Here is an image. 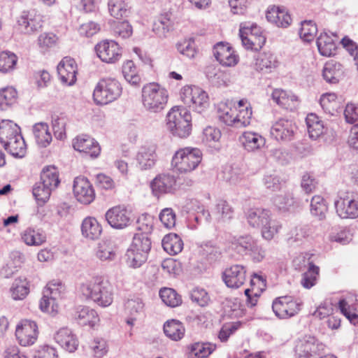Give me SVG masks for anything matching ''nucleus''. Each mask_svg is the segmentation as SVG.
<instances>
[{
    "label": "nucleus",
    "instance_id": "nucleus-1",
    "mask_svg": "<svg viewBox=\"0 0 358 358\" xmlns=\"http://www.w3.org/2000/svg\"><path fill=\"white\" fill-rule=\"evenodd\" d=\"M219 120L225 126L242 129L250 125L252 117V108L245 98L235 101L226 100L217 106Z\"/></svg>",
    "mask_w": 358,
    "mask_h": 358
},
{
    "label": "nucleus",
    "instance_id": "nucleus-2",
    "mask_svg": "<svg viewBox=\"0 0 358 358\" xmlns=\"http://www.w3.org/2000/svg\"><path fill=\"white\" fill-rule=\"evenodd\" d=\"M80 294L101 307H108L113 301V285L105 277L96 275L80 285Z\"/></svg>",
    "mask_w": 358,
    "mask_h": 358
},
{
    "label": "nucleus",
    "instance_id": "nucleus-3",
    "mask_svg": "<svg viewBox=\"0 0 358 358\" xmlns=\"http://www.w3.org/2000/svg\"><path fill=\"white\" fill-rule=\"evenodd\" d=\"M168 100L167 90L157 83H146L141 89V103L147 112H161L166 107Z\"/></svg>",
    "mask_w": 358,
    "mask_h": 358
},
{
    "label": "nucleus",
    "instance_id": "nucleus-4",
    "mask_svg": "<svg viewBox=\"0 0 358 358\" xmlns=\"http://www.w3.org/2000/svg\"><path fill=\"white\" fill-rule=\"evenodd\" d=\"M203 159V153L195 147L178 149L172 156L171 165L173 170L180 174L189 173L196 170Z\"/></svg>",
    "mask_w": 358,
    "mask_h": 358
},
{
    "label": "nucleus",
    "instance_id": "nucleus-5",
    "mask_svg": "<svg viewBox=\"0 0 358 358\" xmlns=\"http://www.w3.org/2000/svg\"><path fill=\"white\" fill-rule=\"evenodd\" d=\"M192 115L184 107L174 106L166 115V126L175 136L184 138L188 137L192 131Z\"/></svg>",
    "mask_w": 358,
    "mask_h": 358
},
{
    "label": "nucleus",
    "instance_id": "nucleus-6",
    "mask_svg": "<svg viewBox=\"0 0 358 358\" xmlns=\"http://www.w3.org/2000/svg\"><path fill=\"white\" fill-rule=\"evenodd\" d=\"M121 83L113 78L101 79L93 92V101L97 106L108 104L117 100L122 94Z\"/></svg>",
    "mask_w": 358,
    "mask_h": 358
},
{
    "label": "nucleus",
    "instance_id": "nucleus-7",
    "mask_svg": "<svg viewBox=\"0 0 358 358\" xmlns=\"http://www.w3.org/2000/svg\"><path fill=\"white\" fill-rule=\"evenodd\" d=\"M181 101L197 113L205 111L210 105L208 93L196 85H185L180 91Z\"/></svg>",
    "mask_w": 358,
    "mask_h": 358
},
{
    "label": "nucleus",
    "instance_id": "nucleus-8",
    "mask_svg": "<svg viewBox=\"0 0 358 358\" xmlns=\"http://www.w3.org/2000/svg\"><path fill=\"white\" fill-rule=\"evenodd\" d=\"M239 36L245 48L259 50L266 42L262 28L255 23L243 22L240 25Z\"/></svg>",
    "mask_w": 358,
    "mask_h": 358
},
{
    "label": "nucleus",
    "instance_id": "nucleus-9",
    "mask_svg": "<svg viewBox=\"0 0 358 358\" xmlns=\"http://www.w3.org/2000/svg\"><path fill=\"white\" fill-rule=\"evenodd\" d=\"M325 345L315 336L305 335L295 343L296 358H317L325 353Z\"/></svg>",
    "mask_w": 358,
    "mask_h": 358
},
{
    "label": "nucleus",
    "instance_id": "nucleus-10",
    "mask_svg": "<svg viewBox=\"0 0 358 358\" xmlns=\"http://www.w3.org/2000/svg\"><path fill=\"white\" fill-rule=\"evenodd\" d=\"M0 142L3 146H10V150L15 154H17L16 148L13 147L15 143L19 146L20 152L24 150V138L20 128L11 120H4L0 122Z\"/></svg>",
    "mask_w": 358,
    "mask_h": 358
},
{
    "label": "nucleus",
    "instance_id": "nucleus-11",
    "mask_svg": "<svg viewBox=\"0 0 358 358\" xmlns=\"http://www.w3.org/2000/svg\"><path fill=\"white\" fill-rule=\"evenodd\" d=\"M38 326L34 320L22 319L15 325V337L21 346L29 347L34 345L38 339Z\"/></svg>",
    "mask_w": 358,
    "mask_h": 358
},
{
    "label": "nucleus",
    "instance_id": "nucleus-12",
    "mask_svg": "<svg viewBox=\"0 0 358 358\" xmlns=\"http://www.w3.org/2000/svg\"><path fill=\"white\" fill-rule=\"evenodd\" d=\"M337 215L342 219L358 217V196L353 192H340L334 201Z\"/></svg>",
    "mask_w": 358,
    "mask_h": 358
},
{
    "label": "nucleus",
    "instance_id": "nucleus-13",
    "mask_svg": "<svg viewBox=\"0 0 358 358\" xmlns=\"http://www.w3.org/2000/svg\"><path fill=\"white\" fill-rule=\"evenodd\" d=\"M97 57L103 63L114 64L122 57V47L114 40H102L94 46Z\"/></svg>",
    "mask_w": 358,
    "mask_h": 358
},
{
    "label": "nucleus",
    "instance_id": "nucleus-14",
    "mask_svg": "<svg viewBox=\"0 0 358 358\" xmlns=\"http://www.w3.org/2000/svg\"><path fill=\"white\" fill-rule=\"evenodd\" d=\"M105 219L111 228L123 229L130 225L132 221V213L127 206L119 204L106 210Z\"/></svg>",
    "mask_w": 358,
    "mask_h": 358
},
{
    "label": "nucleus",
    "instance_id": "nucleus-15",
    "mask_svg": "<svg viewBox=\"0 0 358 358\" xmlns=\"http://www.w3.org/2000/svg\"><path fill=\"white\" fill-rule=\"evenodd\" d=\"M301 302L292 296L276 298L272 303V309L279 319H287L296 315L301 309Z\"/></svg>",
    "mask_w": 358,
    "mask_h": 358
},
{
    "label": "nucleus",
    "instance_id": "nucleus-16",
    "mask_svg": "<svg viewBox=\"0 0 358 358\" xmlns=\"http://www.w3.org/2000/svg\"><path fill=\"white\" fill-rule=\"evenodd\" d=\"M73 194L76 200L82 205H90L95 198V189L91 182L84 176L76 177L73 180Z\"/></svg>",
    "mask_w": 358,
    "mask_h": 358
},
{
    "label": "nucleus",
    "instance_id": "nucleus-17",
    "mask_svg": "<svg viewBox=\"0 0 358 358\" xmlns=\"http://www.w3.org/2000/svg\"><path fill=\"white\" fill-rule=\"evenodd\" d=\"M238 142L246 152L256 154L261 152L266 144V138L260 133L245 130L238 136Z\"/></svg>",
    "mask_w": 358,
    "mask_h": 358
},
{
    "label": "nucleus",
    "instance_id": "nucleus-18",
    "mask_svg": "<svg viewBox=\"0 0 358 358\" xmlns=\"http://www.w3.org/2000/svg\"><path fill=\"white\" fill-rule=\"evenodd\" d=\"M136 166L140 171L152 169L157 162V147L155 145H145L139 148L136 153Z\"/></svg>",
    "mask_w": 358,
    "mask_h": 358
},
{
    "label": "nucleus",
    "instance_id": "nucleus-19",
    "mask_svg": "<svg viewBox=\"0 0 358 358\" xmlns=\"http://www.w3.org/2000/svg\"><path fill=\"white\" fill-rule=\"evenodd\" d=\"M176 185V178L170 173L158 174L150 182L152 194L157 198L172 193Z\"/></svg>",
    "mask_w": 358,
    "mask_h": 358
},
{
    "label": "nucleus",
    "instance_id": "nucleus-20",
    "mask_svg": "<svg viewBox=\"0 0 358 358\" xmlns=\"http://www.w3.org/2000/svg\"><path fill=\"white\" fill-rule=\"evenodd\" d=\"M75 150L85 154L92 159L97 158L101 154L99 143L91 136L82 134L76 136L72 141Z\"/></svg>",
    "mask_w": 358,
    "mask_h": 358
},
{
    "label": "nucleus",
    "instance_id": "nucleus-21",
    "mask_svg": "<svg viewBox=\"0 0 358 358\" xmlns=\"http://www.w3.org/2000/svg\"><path fill=\"white\" fill-rule=\"evenodd\" d=\"M213 55L216 60L223 66H234L239 61L238 55L228 43H216L213 48Z\"/></svg>",
    "mask_w": 358,
    "mask_h": 358
},
{
    "label": "nucleus",
    "instance_id": "nucleus-22",
    "mask_svg": "<svg viewBox=\"0 0 358 358\" xmlns=\"http://www.w3.org/2000/svg\"><path fill=\"white\" fill-rule=\"evenodd\" d=\"M57 73L61 83L67 86H71L76 82L78 66L74 59L69 57H64L58 64Z\"/></svg>",
    "mask_w": 358,
    "mask_h": 358
},
{
    "label": "nucleus",
    "instance_id": "nucleus-23",
    "mask_svg": "<svg viewBox=\"0 0 358 358\" xmlns=\"http://www.w3.org/2000/svg\"><path fill=\"white\" fill-rule=\"evenodd\" d=\"M55 342L64 350L74 352L79 346V341L73 331L67 327L59 329L54 335Z\"/></svg>",
    "mask_w": 358,
    "mask_h": 358
},
{
    "label": "nucleus",
    "instance_id": "nucleus-24",
    "mask_svg": "<svg viewBox=\"0 0 358 358\" xmlns=\"http://www.w3.org/2000/svg\"><path fill=\"white\" fill-rule=\"evenodd\" d=\"M223 280L227 287L238 288L245 282V268L241 265L235 264L226 268L223 273Z\"/></svg>",
    "mask_w": 358,
    "mask_h": 358
},
{
    "label": "nucleus",
    "instance_id": "nucleus-25",
    "mask_svg": "<svg viewBox=\"0 0 358 358\" xmlns=\"http://www.w3.org/2000/svg\"><path fill=\"white\" fill-rule=\"evenodd\" d=\"M80 231L83 237L85 239L96 241L102 234V224L96 217L87 216L81 222Z\"/></svg>",
    "mask_w": 358,
    "mask_h": 358
},
{
    "label": "nucleus",
    "instance_id": "nucleus-26",
    "mask_svg": "<svg viewBox=\"0 0 358 358\" xmlns=\"http://www.w3.org/2000/svg\"><path fill=\"white\" fill-rule=\"evenodd\" d=\"M266 287L265 279L257 274H254L250 280V287L245 290L247 296V304L250 307L255 306L258 301V298L265 290Z\"/></svg>",
    "mask_w": 358,
    "mask_h": 358
},
{
    "label": "nucleus",
    "instance_id": "nucleus-27",
    "mask_svg": "<svg viewBox=\"0 0 358 358\" xmlns=\"http://www.w3.org/2000/svg\"><path fill=\"white\" fill-rule=\"evenodd\" d=\"M295 125L292 120L279 119L272 126L271 134L277 141H289L294 132Z\"/></svg>",
    "mask_w": 358,
    "mask_h": 358
},
{
    "label": "nucleus",
    "instance_id": "nucleus-28",
    "mask_svg": "<svg viewBox=\"0 0 358 358\" xmlns=\"http://www.w3.org/2000/svg\"><path fill=\"white\" fill-rule=\"evenodd\" d=\"M117 248L111 240L100 241L94 249V255L96 259L101 262H109L115 259Z\"/></svg>",
    "mask_w": 358,
    "mask_h": 358
},
{
    "label": "nucleus",
    "instance_id": "nucleus-29",
    "mask_svg": "<svg viewBox=\"0 0 358 358\" xmlns=\"http://www.w3.org/2000/svg\"><path fill=\"white\" fill-rule=\"evenodd\" d=\"M30 292V281L24 276H19L14 279L10 288L9 294L14 301H22Z\"/></svg>",
    "mask_w": 358,
    "mask_h": 358
},
{
    "label": "nucleus",
    "instance_id": "nucleus-30",
    "mask_svg": "<svg viewBox=\"0 0 358 358\" xmlns=\"http://www.w3.org/2000/svg\"><path fill=\"white\" fill-rule=\"evenodd\" d=\"M24 255L17 250L10 253L5 265L1 269V275L5 278H10L15 273L24 263Z\"/></svg>",
    "mask_w": 358,
    "mask_h": 358
},
{
    "label": "nucleus",
    "instance_id": "nucleus-31",
    "mask_svg": "<svg viewBox=\"0 0 358 358\" xmlns=\"http://www.w3.org/2000/svg\"><path fill=\"white\" fill-rule=\"evenodd\" d=\"M266 19L270 22L280 27H288L292 21L287 10L285 8L276 6L268 7L266 11Z\"/></svg>",
    "mask_w": 358,
    "mask_h": 358
},
{
    "label": "nucleus",
    "instance_id": "nucleus-32",
    "mask_svg": "<svg viewBox=\"0 0 358 358\" xmlns=\"http://www.w3.org/2000/svg\"><path fill=\"white\" fill-rule=\"evenodd\" d=\"M273 100L281 107L292 110L299 103L298 97L292 92L275 89L272 92Z\"/></svg>",
    "mask_w": 358,
    "mask_h": 358
},
{
    "label": "nucleus",
    "instance_id": "nucleus-33",
    "mask_svg": "<svg viewBox=\"0 0 358 358\" xmlns=\"http://www.w3.org/2000/svg\"><path fill=\"white\" fill-rule=\"evenodd\" d=\"M336 36L334 34L322 32L317 39V47L321 55L331 57L335 55L336 51Z\"/></svg>",
    "mask_w": 358,
    "mask_h": 358
},
{
    "label": "nucleus",
    "instance_id": "nucleus-34",
    "mask_svg": "<svg viewBox=\"0 0 358 358\" xmlns=\"http://www.w3.org/2000/svg\"><path fill=\"white\" fill-rule=\"evenodd\" d=\"M124 309L127 315L126 322L129 326L133 327L137 317L143 313L145 303L143 300L139 297L129 299L124 304Z\"/></svg>",
    "mask_w": 358,
    "mask_h": 358
},
{
    "label": "nucleus",
    "instance_id": "nucleus-35",
    "mask_svg": "<svg viewBox=\"0 0 358 358\" xmlns=\"http://www.w3.org/2000/svg\"><path fill=\"white\" fill-rule=\"evenodd\" d=\"M338 308L341 313L351 322L358 318V294L349 295L340 300Z\"/></svg>",
    "mask_w": 358,
    "mask_h": 358
},
{
    "label": "nucleus",
    "instance_id": "nucleus-36",
    "mask_svg": "<svg viewBox=\"0 0 358 358\" xmlns=\"http://www.w3.org/2000/svg\"><path fill=\"white\" fill-rule=\"evenodd\" d=\"M268 210L260 208H254L249 209L245 215L248 224L257 229H261L267 223V220L271 216Z\"/></svg>",
    "mask_w": 358,
    "mask_h": 358
},
{
    "label": "nucleus",
    "instance_id": "nucleus-37",
    "mask_svg": "<svg viewBox=\"0 0 358 358\" xmlns=\"http://www.w3.org/2000/svg\"><path fill=\"white\" fill-rule=\"evenodd\" d=\"M301 259H303L304 262L303 266H308L307 271L302 275L301 283L303 287L310 289L316 284L320 268L318 266H315L312 261H309L306 256L300 257L296 259V262Z\"/></svg>",
    "mask_w": 358,
    "mask_h": 358
},
{
    "label": "nucleus",
    "instance_id": "nucleus-38",
    "mask_svg": "<svg viewBox=\"0 0 358 358\" xmlns=\"http://www.w3.org/2000/svg\"><path fill=\"white\" fill-rule=\"evenodd\" d=\"M319 103L323 111L331 116L338 113L341 107V103L334 92L322 94L319 99Z\"/></svg>",
    "mask_w": 358,
    "mask_h": 358
},
{
    "label": "nucleus",
    "instance_id": "nucleus-39",
    "mask_svg": "<svg viewBox=\"0 0 358 358\" xmlns=\"http://www.w3.org/2000/svg\"><path fill=\"white\" fill-rule=\"evenodd\" d=\"M75 318L83 326L94 327L99 322L97 313L87 306H79L75 313Z\"/></svg>",
    "mask_w": 358,
    "mask_h": 358
},
{
    "label": "nucleus",
    "instance_id": "nucleus-40",
    "mask_svg": "<svg viewBox=\"0 0 358 358\" xmlns=\"http://www.w3.org/2000/svg\"><path fill=\"white\" fill-rule=\"evenodd\" d=\"M343 76V67L339 63L331 60L324 64L322 69V77L327 83H338Z\"/></svg>",
    "mask_w": 358,
    "mask_h": 358
},
{
    "label": "nucleus",
    "instance_id": "nucleus-41",
    "mask_svg": "<svg viewBox=\"0 0 358 358\" xmlns=\"http://www.w3.org/2000/svg\"><path fill=\"white\" fill-rule=\"evenodd\" d=\"M22 30L27 34H33L42 27L41 15L35 13H28L22 15L18 20Z\"/></svg>",
    "mask_w": 358,
    "mask_h": 358
},
{
    "label": "nucleus",
    "instance_id": "nucleus-42",
    "mask_svg": "<svg viewBox=\"0 0 358 358\" xmlns=\"http://www.w3.org/2000/svg\"><path fill=\"white\" fill-rule=\"evenodd\" d=\"M254 66L257 71L268 73L278 67V61L274 54L263 52L255 59Z\"/></svg>",
    "mask_w": 358,
    "mask_h": 358
},
{
    "label": "nucleus",
    "instance_id": "nucleus-43",
    "mask_svg": "<svg viewBox=\"0 0 358 358\" xmlns=\"http://www.w3.org/2000/svg\"><path fill=\"white\" fill-rule=\"evenodd\" d=\"M33 134L36 143L42 148L48 147L52 141L49 126L45 122H38L33 126Z\"/></svg>",
    "mask_w": 358,
    "mask_h": 358
},
{
    "label": "nucleus",
    "instance_id": "nucleus-44",
    "mask_svg": "<svg viewBox=\"0 0 358 358\" xmlns=\"http://www.w3.org/2000/svg\"><path fill=\"white\" fill-rule=\"evenodd\" d=\"M164 332L171 340L178 341L183 338L185 329L182 323L179 320H170L164 323Z\"/></svg>",
    "mask_w": 358,
    "mask_h": 358
},
{
    "label": "nucleus",
    "instance_id": "nucleus-45",
    "mask_svg": "<svg viewBox=\"0 0 358 358\" xmlns=\"http://www.w3.org/2000/svg\"><path fill=\"white\" fill-rule=\"evenodd\" d=\"M22 241L29 246H40L46 241L45 235L39 229L28 227L21 233Z\"/></svg>",
    "mask_w": 358,
    "mask_h": 358
},
{
    "label": "nucleus",
    "instance_id": "nucleus-46",
    "mask_svg": "<svg viewBox=\"0 0 358 358\" xmlns=\"http://www.w3.org/2000/svg\"><path fill=\"white\" fill-rule=\"evenodd\" d=\"M221 137L222 132L220 129L215 127L207 126L203 129L201 138L205 145L218 150Z\"/></svg>",
    "mask_w": 358,
    "mask_h": 358
},
{
    "label": "nucleus",
    "instance_id": "nucleus-47",
    "mask_svg": "<svg viewBox=\"0 0 358 358\" xmlns=\"http://www.w3.org/2000/svg\"><path fill=\"white\" fill-rule=\"evenodd\" d=\"M173 23L169 14L162 15L154 22L152 30L159 38H166L173 29Z\"/></svg>",
    "mask_w": 358,
    "mask_h": 358
},
{
    "label": "nucleus",
    "instance_id": "nucleus-48",
    "mask_svg": "<svg viewBox=\"0 0 358 358\" xmlns=\"http://www.w3.org/2000/svg\"><path fill=\"white\" fill-rule=\"evenodd\" d=\"M122 73L124 80L133 86H138L141 82L137 67L131 60H127L123 62Z\"/></svg>",
    "mask_w": 358,
    "mask_h": 358
},
{
    "label": "nucleus",
    "instance_id": "nucleus-49",
    "mask_svg": "<svg viewBox=\"0 0 358 358\" xmlns=\"http://www.w3.org/2000/svg\"><path fill=\"white\" fill-rule=\"evenodd\" d=\"M41 182L48 185L54 190L60 183L59 171L55 166H46L43 167L41 173Z\"/></svg>",
    "mask_w": 358,
    "mask_h": 358
},
{
    "label": "nucleus",
    "instance_id": "nucleus-50",
    "mask_svg": "<svg viewBox=\"0 0 358 358\" xmlns=\"http://www.w3.org/2000/svg\"><path fill=\"white\" fill-rule=\"evenodd\" d=\"M307 129L310 138L317 139L324 131V127L320 117L315 113H310L306 119Z\"/></svg>",
    "mask_w": 358,
    "mask_h": 358
},
{
    "label": "nucleus",
    "instance_id": "nucleus-51",
    "mask_svg": "<svg viewBox=\"0 0 358 358\" xmlns=\"http://www.w3.org/2000/svg\"><path fill=\"white\" fill-rule=\"evenodd\" d=\"M164 250L170 255H177L183 248V242L176 234H169L162 239Z\"/></svg>",
    "mask_w": 358,
    "mask_h": 358
},
{
    "label": "nucleus",
    "instance_id": "nucleus-52",
    "mask_svg": "<svg viewBox=\"0 0 358 358\" xmlns=\"http://www.w3.org/2000/svg\"><path fill=\"white\" fill-rule=\"evenodd\" d=\"M310 211L311 215L320 220L326 217L328 205L325 199L320 195H315L310 200Z\"/></svg>",
    "mask_w": 358,
    "mask_h": 358
},
{
    "label": "nucleus",
    "instance_id": "nucleus-53",
    "mask_svg": "<svg viewBox=\"0 0 358 358\" xmlns=\"http://www.w3.org/2000/svg\"><path fill=\"white\" fill-rule=\"evenodd\" d=\"M18 58L17 55L9 51L0 52V72L10 73L15 69Z\"/></svg>",
    "mask_w": 358,
    "mask_h": 358
},
{
    "label": "nucleus",
    "instance_id": "nucleus-54",
    "mask_svg": "<svg viewBox=\"0 0 358 358\" xmlns=\"http://www.w3.org/2000/svg\"><path fill=\"white\" fill-rule=\"evenodd\" d=\"M17 92L13 87L8 86L0 90V107L6 110L7 107L15 104L17 100Z\"/></svg>",
    "mask_w": 358,
    "mask_h": 358
},
{
    "label": "nucleus",
    "instance_id": "nucleus-55",
    "mask_svg": "<svg viewBox=\"0 0 358 358\" xmlns=\"http://www.w3.org/2000/svg\"><path fill=\"white\" fill-rule=\"evenodd\" d=\"M148 255L129 248L125 254L127 265L133 268H139L147 260Z\"/></svg>",
    "mask_w": 358,
    "mask_h": 358
},
{
    "label": "nucleus",
    "instance_id": "nucleus-56",
    "mask_svg": "<svg viewBox=\"0 0 358 358\" xmlns=\"http://www.w3.org/2000/svg\"><path fill=\"white\" fill-rule=\"evenodd\" d=\"M213 213L219 221L227 222L233 217L234 210L228 202L220 200L216 203Z\"/></svg>",
    "mask_w": 358,
    "mask_h": 358
},
{
    "label": "nucleus",
    "instance_id": "nucleus-57",
    "mask_svg": "<svg viewBox=\"0 0 358 358\" xmlns=\"http://www.w3.org/2000/svg\"><path fill=\"white\" fill-rule=\"evenodd\" d=\"M129 248L148 255L151 248V241L148 235L136 233Z\"/></svg>",
    "mask_w": 358,
    "mask_h": 358
},
{
    "label": "nucleus",
    "instance_id": "nucleus-58",
    "mask_svg": "<svg viewBox=\"0 0 358 358\" xmlns=\"http://www.w3.org/2000/svg\"><path fill=\"white\" fill-rule=\"evenodd\" d=\"M159 296L167 306L176 307L182 303L181 296L171 288H162L159 291Z\"/></svg>",
    "mask_w": 358,
    "mask_h": 358
},
{
    "label": "nucleus",
    "instance_id": "nucleus-59",
    "mask_svg": "<svg viewBox=\"0 0 358 358\" xmlns=\"http://www.w3.org/2000/svg\"><path fill=\"white\" fill-rule=\"evenodd\" d=\"M255 241L250 236L234 237L231 240V247L238 253L243 254L249 251L255 245Z\"/></svg>",
    "mask_w": 358,
    "mask_h": 358
},
{
    "label": "nucleus",
    "instance_id": "nucleus-60",
    "mask_svg": "<svg viewBox=\"0 0 358 358\" xmlns=\"http://www.w3.org/2000/svg\"><path fill=\"white\" fill-rule=\"evenodd\" d=\"M53 189L39 181L33 187V195L39 205H43L50 199Z\"/></svg>",
    "mask_w": 358,
    "mask_h": 358
},
{
    "label": "nucleus",
    "instance_id": "nucleus-61",
    "mask_svg": "<svg viewBox=\"0 0 358 358\" xmlns=\"http://www.w3.org/2000/svg\"><path fill=\"white\" fill-rule=\"evenodd\" d=\"M317 33V27L312 20H304L301 23L299 29L300 38L305 42L314 40Z\"/></svg>",
    "mask_w": 358,
    "mask_h": 358
},
{
    "label": "nucleus",
    "instance_id": "nucleus-62",
    "mask_svg": "<svg viewBox=\"0 0 358 358\" xmlns=\"http://www.w3.org/2000/svg\"><path fill=\"white\" fill-rule=\"evenodd\" d=\"M64 291L65 286L59 280H52L44 287L43 294L57 300L62 297Z\"/></svg>",
    "mask_w": 358,
    "mask_h": 358
},
{
    "label": "nucleus",
    "instance_id": "nucleus-63",
    "mask_svg": "<svg viewBox=\"0 0 358 358\" xmlns=\"http://www.w3.org/2000/svg\"><path fill=\"white\" fill-rule=\"evenodd\" d=\"M280 223L272 218V215L267 220V223L261 228L263 238L271 241L279 233L281 229Z\"/></svg>",
    "mask_w": 358,
    "mask_h": 358
},
{
    "label": "nucleus",
    "instance_id": "nucleus-64",
    "mask_svg": "<svg viewBox=\"0 0 358 358\" xmlns=\"http://www.w3.org/2000/svg\"><path fill=\"white\" fill-rule=\"evenodd\" d=\"M110 15L116 19L127 16L128 6L124 0H109L108 3Z\"/></svg>",
    "mask_w": 358,
    "mask_h": 358
}]
</instances>
